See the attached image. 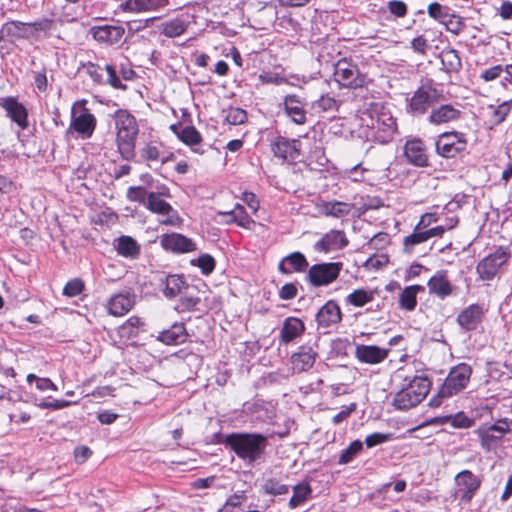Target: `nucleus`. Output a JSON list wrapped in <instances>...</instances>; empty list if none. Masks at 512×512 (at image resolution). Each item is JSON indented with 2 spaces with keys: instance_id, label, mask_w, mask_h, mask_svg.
Returning <instances> with one entry per match:
<instances>
[{
  "instance_id": "nucleus-1",
  "label": "nucleus",
  "mask_w": 512,
  "mask_h": 512,
  "mask_svg": "<svg viewBox=\"0 0 512 512\" xmlns=\"http://www.w3.org/2000/svg\"><path fill=\"white\" fill-rule=\"evenodd\" d=\"M221 443L250 467L264 460L269 444L268 437L257 432H233L225 435Z\"/></svg>"
},
{
  "instance_id": "nucleus-2",
  "label": "nucleus",
  "mask_w": 512,
  "mask_h": 512,
  "mask_svg": "<svg viewBox=\"0 0 512 512\" xmlns=\"http://www.w3.org/2000/svg\"><path fill=\"white\" fill-rule=\"evenodd\" d=\"M113 118L117 129V147L121 156L130 160L135 156L136 139L139 133L137 120L128 110L118 109Z\"/></svg>"
},
{
  "instance_id": "nucleus-3",
  "label": "nucleus",
  "mask_w": 512,
  "mask_h": 512,
  "mask_svg": "<svg viewBox=\"0 0 512 512\" xmlns=\"http://www.w3.org/2000/svg\"><path fill=\"white\" fill-rule=\"evenodd\" d=\"M442 100L444 96L436 83L432 79H426L408 99L406 111L413 117L423 116Z\"/></svg>"
},
{
  "instance_id": "nucleus-4",
  "label": "nucleus",
  "mask_w": 512,
  "mask_h": 512,
  "mask_svg": "<svg viewBox=\"0 0 512 512\" xmlns=\"http://www.w3.org/2000/svg\"><path fill=\"white\" fill-rule=\"evenodd\" d=\"M333 77L343 88H362L366 84V75L352 59L348 58H341L334 64Z\"/></svg>"
},
{
  "instance_id": "nucleus-5",
  "label": "nucleus",
  "mask_w": 512,
  "mask_h": 512,
  "mask_svg": "<svg viewBox=\"0 0 512 512\" xmlns=\"http://www.w3.org/2000/svg\"><path fill=\"white\" fill-rule=\"evenodd\" d=\"M512 430V419L501 418L494 424L482 425L475 433L480 439L482 449L487 452L495 450L503 440L505 434Z\"/></svg>"
},
{
  "instance_id": "nucleus-6",
  "label": "nucleus",
  "mask_w": 512,
  "mask_h": 512,
  "mask_svg": "<svg viewBox=\"0 0 512 512\" xmlns=\"http://www.w3.org/2000/svg\"><path fill=\"white\" fill-rule=\"evenodd\" d=\"M396 133V118L393 117L389 110L382 108L376 117L372 118L369 135L375 142L387 144L394 139Z\"/></svg>"
},
{
  "instance_id": "nucleus-7",
  "label": "nucleus",
  "mask_w": 512,
  "mask_h": 512,
  "mask_svg": "<svg viewBox=\"0 0 512 512\" xmlns=\"http://www.w3.org/2000/svg\"><path fill=\"white\" fill-rule=\"evenodd\" d=\"M342 267V262L314 264L308 268L305 280L314 288L328 286L339 277Z\"/></svg>"
},
{
  "instance_id": "nucleus-8",
  "label": "nucleus",
  "mask_w": 512,
  "mask_h": 512,
  "mask_svg": "<svg viewBox=\"0 0 512 512\" xmlns=\"http://www.w3.org/2000/svg\"><path fill=\"white\" fill-rule=\"evenodd\" d=\"M511 257V251L508 247L499 246L495 251L484 257L478 262L476 272L479 279L491 281L498 274L500 268L508 262Z\"/></svg>"
},
{
  "instance_id": "nucleus-9",
  "label": "nucleus",
  "mask_w": 512,
  "mask_h": 512,
  "mask_svg": "<svg viewBox=\"0 0 512 512\" xmlns=\"http://www.w3.org/2000/svg\"><path fill=\"white\" fill-rule=\"evenodd\" d=\"M472 375V367L467 363H459L451 368L445 381L439 388L440 396H454L464 390Z\"/></svg>"
},
{
  "instance_id": "nucleus-10",
  "label": "nucleus",
  "mask_w": 512,
  "mask_h": 512,
  "mask_svg": "<svg viewBox=\"0 0 512 512\" xmlns=\"http://www.w3.org/2000/svg\"><path fill=\"white\" fill-rule=\"evenodd\" d=\"M466 135L459 131L441 133L436 141L435 148L438 155L444 158H454L462 154L467 148Z\"/></svg>"
},
{
  "instance_id": "nucleus-11",
  "label": "nucleus",
  "mask_w": 512,
  "mask_h": 512,
  "mask_svg": "<svg viewBox=\"0 0 512 512\" xmlns=\"http://www.w3.org/2000/svg\"><path fill=\"white\" fill-rule=\"evenodd\" d=\"M301 141L289 139L284 136H275L270 141L271 151L276 158L289 164H296L301 161Z\"/></svg>"
},
{
  "instance_id": "nucleus-12",
  "label": "nucleus",
  "mask_w": 512,
  "mask_h": 512,
  "mask_svg": "<svg viewBox=\"0 0 512 512\" xmlns=\"http://www.w3.org/2000/svg\"><path fill=\"white\" fill-rule=\"evenodd\" d=\"M481 478L470 470H462L455 476V484L461 492L460 501L464 504L471 502L481 486Z\"/></svg>"
},
{
  "instance_id": "nucleus-13",
  "label": "nucleus",
  "mask_w": 512,
  "mask_h": 512,
  "mask_svg": "<svg viewBox=\"0 0 512 512\" xmlns=\"http://www.w3.org/2000/svg\"><path fill=\"white\" fill-rule=\"evenodd\" d=\"M318 357V344L313 342L298 347V350L291 356V364L294 372H304L313 367Z\"/></svg>"
},
{
  "instance_id": "nucleus-14",
  "label": "nucleus",
  "mask_w": 512,
  "mask_h": 512,
  "mask_svg": "<svg viewBox=\"0 0 512 512\" xmlns=\"http://www.w3.org/2000/svg\"><path fill=\"white\" fill-rule=\"evenodd\" d=\"M96 125V117L84 107L79 115H75L74 111H72L71 123L67 133H69L70 130H74L82 139H89L92 137Z\"/></svg>"
},
{
  "instance_id": "nucleus-15",
  "label": "nucleus",
  "mask_w": 512,
  "mask_h": 512,
  "mask_svg": "<svg viewBox=\"0 0 512 512\" xmlns=\"http://www.w3.org/2000/svg\"><path fill=\"white\" fill-rule=\"evenodd\" d=\"M136 303V294L131 288L112 295L107 303L108 313L113 316H123L127 314Z\"/></svg>"
},
{
  "instance_id": "nucleus-16",
  "label": "nucleus",
  "mask_w": 512,
  "mask_h": 512,
  "mask_svg": "<svg viewBox=\"0 0 512 512\" xmlns=\"http://www.w3.org/2000/svg\"><path fill=\"white\" fill-rule=\"evenodd\" d=\"M145 208L151 213L168 216L161 222L162 224L175 225L180 220L177 211L164 198L154 194L153 191L149 192Z\"/></svg>"
},
{
  "instance_id": "nucleus-17",
  "label": "nucleus",
  "mask_w": 512,
  "mask_h": 512,
  "mask_svg": "<svg viewBox=\"0 0 512 512\" xmlns=\"http://www.w3.org/2000/svg\"><path fill=\"white\" fill-rule=\"evenodd\" d=\"M0 106L6 111L7 117L16 123L22 130L28 128V110L16 97L7 96L1 98Z\"/></svg>"
},
{
  "instance_id": "nucleus-18",
  "label": "nucleus",
  "mask_w": 512,
  "mask_h": 512,
  "mask_svg": "<svg viewBox=\"0 0 512 512\" xmlns=\"http://www.w3.org/2000/svg\"><path fill=\"white\" fill-rule=\"evenodd\" d=\"M168 3V0H124L118 4L114 12L120 14L158 11L166 7Z\"/></svg>"
},
{
  "instance_id": "nucleus-19",
  "label": "nucleus",
  "mask_w": 512,
  "mask_h": 512,
  "mask_svg": "<svg viewBox=\"0 0 512 512\" xmlns=\"http://www.w3.org/2000/svg\"><path fill=\"white\" fill-rule=\"evenodd\" d=\"M349 245L345 232L342 230H330L321 239L316 241L313 248L316 252L329 253L331 251L344 249Z\"/></svg>"
},
{
  "instance_id": "nucleus-20",
  "label": "nucleus",
  "mask_w": 512,
  "mask_h": 512,
  "mask_svg": "<svg viewBox=\"0 0 512 512\" xmlns=\"http://www.w3.org/2000/svg\"><path fill=\"white\" fill-rule=\"evenodd\" d=\"M484 317V309L480 304L474 303L457 315L456 322L464 332H471L478 328Z\"/></svg>"
},
{
  "instance_id": "nucleus-21",
  "label": "nucleus",
  "mask_w": 512,
  "mask_h": 512,
  "mask_svg": "<svg viewBox=\"0 0 512 512\" xmlns=\"http://www.w3.org/2000/svg\"><path fill=\"white\" fill-rule=\"evenodd\" d=\"M283 108L286 116L297 125L307 121L305 102L296 94H288L283 98Z\"/></svg>"
},
{
  "instance_id": "nucleus-22",
  "label": "nucleus",
  "mask_w": 512,
  "mask_h": 512,
  "mask_svg": "<svg viewBox=\"0 0 512 512\" xmlns=\"http://www.w3.org/2000/svg\"><path fill=\"white\" fill-rule=\"evenodd\" d=\"M403 149L404 156L411 165L416 167H427L429 165L425 144L420 138L407 140Z\"/></svg>"
},
{
  "instance_id": "nucleus-23",
  "label": "nucleus",
  "mask_w": 512,
  "mask_h": 512,
  "mask_svg": "<svg viewBox=\"0 0 512 512\" xmlns=\"http://www.w3.org/2000/svg\"><path fill=\"white\" fill-rule=\"evenodd\" d=\"M160 244L166 251L174 253H188L196 250L192 239L180 233L163 234L160 237Z\"/></svg>"
},
{
  "instance_id": "nucleus-24",
  "label": "nucleus",
  "mask_w": 512,
  "mask_h": 512,
  "mask_svg": "<svg viewBox=\"0 0 512 512\" xmlns=\"http://www.w3.org/2000/svg\"><path fill=\"white\" fill-rule=\"evenodd\" d=\"M461 115L462 112L452 104H441L431 109L427 120L432 125H442L459 120Z\"/></svg>"
},
{
  "instance_id": "nucleus-25",
  "label": "nucleus",
  "mask_w": 512,
  "mask_h": 512,
  "mask_svg": "<svg viewBox=\"0 0 512 512\" xmlns=\"http://www.w3.org/2000/svg\"><path fill=\"white\" fill-rule=\"evenodd\" d=\"M342 319L341 309L337 302L327 301L316 313V322L319 328H329Z\"/></svg>"
},
{
  "instance_id": "nucleus-26",
  "label": "nucleus",
  "mask_w": 512,
  "mask_h": 512,
  "mask_svg": "<svg viewBox=\"0 0 512 512\" xmlns=\"http://www.w3.org/2000/svg\"><path fill=\"white\" fill-rule=\"evenodd\" d=\"M429 293L436 295L440 299H445L450 296L454 291V286L448 279V272L446 270H438L427 283Z\"/></svg>"
},
{
  "instance_id": "nucleus-27",
  "label": "nucleus",
  "mask_w": 512,
  "mask_h": 512,
  "mask_svg": "<svg viewBox=\"0 0 512 512\" xmlns=\"http://www.w3.org/2000/svg\"><path fill=\"white\" fill-rule=\"evenodd\" d=\"M309 263L305 255L301 252H292L282 258L278 264V271L281 274H291L293 272L301 273L308 269Z\"/></svg>"
},
{
  "instance_id": "nucleus-28",
  "label": "nucleus",
  "mask_w": 512,
  "mask_h": 512,
  "mask_svg": "<svg viewBox=\"0 0 512 512\" xmlns=\"http://www.w3.org/2000/svg\"><path fill=\"white\" fill-rule=\"evenodd\" d=\"M124 32L123 27L113 25L94 26L91 29L93 38L97 42L107 45L117 44L122 39Z\"/></svg>"
},
{
  "instance_id": "nucleus-29",
  "label": "nucleus",
  "mask_w": 512,
  "mask_h": 512,
  "mask_svg": "<svg viewBox=\"0 0 512 512\" xmlns=\"http://www.w3.org/2000/svg\"><path fill=\"white\" fill-rule=\"evenodd\" d=\"M163 295L168 299H173L183 293L184 290H196L195 286H190L186 283L181 275L170 274L167 275L162 281Z\"/></svg>"
},
{
  "instance_id": "nucleus-30",
  "label": "nucleus",
  "mask_w": 512,
  "mask_h": 512,
  "mask_svg": "<svg viewBox=\"0 0 512 512\" xmlns=\"http://www.w3.org/2000/svg\"><path fill=\"white\" fill-rule=\"evenodd\" d=\"M188 332L182 322L173 323L168 329L159 332L156 339L165 345H180L186 342Z\"/></svg>"
},
{
  "instance_id": "nucleus-31",
  "label": "nucleus",
  "mask_w": 512,
  "mask_h": 512,
  "mask_svg": "<svg viewBox=\"0 0 512 512\" xmlns=\"http://www.w3.org/2000/svg\"><path fill=\"white\" fill-rule=\"evenodd\" d=\"M305 331L304 323L296 317H288L284 320L280 330V341L288 344L300 337Z\"/></svg>"
},
{
  "instance_id": "nucleus-32",
  "label": "nucleus",
  "mask_w": 512,
  "mask_h": 512,
  "mask_svg": "<svg viewBox=\"0 0 512 512\" xmlns=\"http://www.w3.org/2000/svg\"><path fill=\"white\" fill-rule=\"evenodd\" d=\"M355 354L360 362L368 364L380 363L387 357V351L375 345H358Z\"/></svg>"
},
{
  "instance_id": "nucleus-33",
  "label": "nucleus",
  "mask_w": 512,
  "mask_h": 512,
  "mask_svg": "<svg viewBox=\"0 0 512 512\" xmlns=\"http://www.w3.org/2000/svg\"><path fill=\"white\" fill-rule=\"evenodd\" d=\"M353 208V204L334 200L323 202L319 207V211L326 217L340 219L350 215Z\"/></svg>"
},
{
  "instance_id": "nucleus-34",
  "label": "nucleus",
  "mask_w": 512,
  "mask_h": 512,
  "mask_svg": "<svg viewBox=\"0 0 512 512\" xmlns=\"http://www.w3.org/2000/svg\"><path fill=\"white\" fill-rule=\"evenodd\" d=\"M113 245L122 257L136 259L140 254V245L131 236L122 235L114 240Z\"/></svg>"
},
{
  "instance_id": "nucleus-35",
  "label": "nucleus",
  "mask_w": 512,
  "mask_h": 512,
  "mask_svg": "<svg viewBox=\"0 0 512 512\" xmlns=\"http://www.w3.org/2000/svg\"><path fill=\"white\" fill-rule=\"evenodd\" d=\"M0 33L2 37L28 38L31 35V24L15 20L7 21L2 24Z\"/></svg>"
},
{
  "instance_id": "nucleus-36",
  "label": "nucleus",
  "mask_w": 512,
  "mask_h": 512,
  "mask_svg": "<svg viewBox=\"0 0 512 512\" xmlns=\"http://www.w3.org/2000/svg\"><path fill=\"white\" fill-rule=\"evenodd\" d=\"M426 218H434V214L426 213L422 215L420 221L415 226L413 233L404 237L403 245L405 252L411 253L415 245L426 242L428 240L425 230L422 229V224L425 223Z\"/></svg>"
},
{
  "instance_id": "nucleus-37",
  "label": "nucleus",
  "mask_w": 512,
  "mask_h": 512,
  "mask_svg": "<svg viewBox=\"0 0 512 512\" xmlns=\"http://www.w3.org/2000/svg\"><path fill=\"white\" fill-rule=\"evenodd\" d=\"M421 401L415 395L414 390H411L405 385L399 392H397L393 399V405L398 410H409L417 406Z\"/></svg>"
},
{
  "instance_id": "nucleus-38",
  "label": "nucleus",
  "mask_w": 512,
  "mask_h": 512,
  "mask_svg": "<svg viewBox=\"0 0 512 512\" xmlns=\"http://www.w3.org/2000/svg\"><path fill=\"white\" fill-rule=\"evenodd\" d=\"M421 285H411L405 287L399 296V308L406 311H413L417 306V294L423 292Z\"/></svg>"
},
{
  "instance_id": "nucleus-39",
  "label": "nucleus",
  "mask_w": 512,
  "mask_h": 512,
  "mask_svg": "<svg viewBox=\"0 0 512 512\" xmlns=\"http://www.w3.org/2000/svg\"><path fill=\"white\" fill-rule=\"evenodd\" d=\"M443 70L447 73H458L462 69V61L457 50L444 49L440 55Z\"/></svg>"
},
{
  "instance_id": "nucleus-40",
  "label": "nucleus",
  "mask_w": 512,
  "mask_h": 512,
  "mask_svg": "<svg viewBox=\"0 0 512 512\" xmlns=\"http://www.w3.org/2000/svg\"><path fill=\"white\" fill-rule=\"evenodd\" d=\"M179 140L185 145L190 146L193 152L200 154L204 153L203 150L194 147L201 144L203 141L200 132L194 126H186L179 131Z\"/></svg>"
},
{
  "instance_id": "nucleus-41",
  "label": "nucleus",
  "mask_w": 512,
  "mask_h": 512,
  "mask_svg": "<svg viewBox=\"0 0 512 512\" xmlns=\"http://www.w3.org/2000/svg\"><path fill=\"white\" fill-rule=\"evenodd\" d=\"M312 488L308 482L298 483L293 487V495L289 500V508L295 509L304 504L311 496Z\"/></svg>"
},
{
  "instance_id": "nucleus-42",
  "label": "nucleus",
  "mask_w": 512,
  "mask_h": 512,
  "mask_svg": "<svg viewBox=\"0 0 512 512\" xmlns=\"http://www.w3.org/2000/svg\"><path fill=\"white\" fill-rule=\"evenodd\" d=\"M411 390H414L415 395L422 402L428 395L431 388V381L427 376L415 375L408 380L406 384Z\"/></svg>"
},
{
  "instance_id": "nucleus-43",
  "label": "nucleus",
  "mask_w": 512,
  "mask_h": 512,
  "mask_svg": "<svg viewBox=\"0 0 512 512\" xmlns=\"http://www.w3.org/2000/svg\"><path fill=\"white\" fill-rule=\"evenodd\" d=\"M375 298V291L356 289L346 297V302L355 307H363L372 302Z\"/></svg>"
},
{
  "instance_id": "nucleus-44",
  "label": "nucleus",
  "mask_w": 512,
  "mask_h": 512,
  "mask_svg": "<svg viewBox=\"0 0 512 512\" xmlns=\"http://www.w3.org/2000/svg\"><path fill=\"white\" fill-rule=\"evenodd\" d=\"M187 29L185 21L180 18H175L162 23L161 34L168 38H175L182 35Z\"/></svg>"
},
{
  "instance_id": "nucleus-45",
  "label": "nucleus",
  "mask_w": 512,
  "mask_h": 512,
  "mask_svg": "<svg viewBox=\"0 0 512 512\" xmlns=\"http://www.w3.org/2000/svg\"><path fill=\"white\" fill-rule=\"evenodd\" d=\"M142 324L143 322L139 317L131 316L118 328V334L121 338L127 340L134 338L138 335V329Z\"/></svg>"
},
{
  "instance_id": "nucleus-46",
  "label": "nucleus",
  "mask_w": 512,
  "mask_h": 512,
  "mask_svg": "<svg viewBox=\"0 0 512 512\" xmlns=\"http://www.w3.org/2000/svg\"><path fill=\"white\" fill-rule=\"evenodd\" d=\"M83 70L86 75L90 77L93 84L95 85H105V79L103 77V68L94 62H82L79 67V71Z\"/></svg>"
},
{
  "instance_id": "nucleus-47",
  "label": "nucleus",
  "mask_w": 512,
  "mask_h": 512,
  "mask_svg": "<svg viewBox=\"0 0 512 512\" xmlns=\"http://www.w3.org/2000/svg\"><path fill=\"white\" fill-rule=\"evenodd\" d=\"M363 450V443L360 440H354L344 449L338 459L339 465H346L352 462L355 457Z\"/></svg>"
},
{
  "instance_id": "nucleus-48",
  "label": "nucleus",
  "mask_w": 512,
  "mask_h": 512,
  "mask_svg": "<svg viewBox=\"0 0 512 512\" xmlns=\"http://www.w3.org/2000/svg\"><path fill=\"white\" fill-rule=\"evenodd\" d=\"M262 491L271 496L284 495L289 492V486L281 483L276 478H269L262 484Z\"/></svg>"
},
{
  "instance_id": "nucleus-49",
  "label": "nucleus",
  "mask_w": 512,
  "mask_h": 512,
  "mask_svg": "<svg viewBox=\"0 0 512 512\" xmlns=\"http://www.w3.org/2000/svg\"><path fill=\"white\" fill-rule=\"evenodd\" d=\"M512 107V99L508 101L502 102L498 106H490L489 109H491V123L493 125H499L501 124L507 117V115L510 113Z\"/></svg>"
},
{
  "instance_id": "nucleus-50",
  "label": "nucleus",
  "mask_w": 512,
  "mask_h": 512,
  "mask_svg": "<svg viewBox=\"0 0 512 512\" xmlns=\"http://www.w3.org/2000/svg\"><path fill=\"white\" fill-rule=\"evenodd\" d=\"M196 290H184L181 293L179 307L181 311H195L200 303V298L195 294Z\"/></svg>"
},
{
  "instance_id": "nucleus-51",
  "label": "nucleus",
  "mask_w": 512,
  "mask_h": 512,
  "mask_svg": "<svg viewBox=\"0 0 512 512\" xmlns=\"http://www.w3.org/2000/svg\"><path fill=\"white\" fill-rule=\"evenodd\" d=\"M428 15L440 23L446 22L447 18L452 14L448 6L442 5L438 2H433L428 5Z\"/></svg>"
},
{
  "instance_id": "nucleus-52",
  "label": "nucleus",
  "mask_w": 512,
  "mask_h": 512,
  "mask_svg": "<svg viewBox=\"0 0 512 512\" xmlns=\"http://www.w3.org/2000/svg\"><path fill=\"white\" fill-rule=\"evenodd\" d=\"M192 266L200 268L203 275H210L216 266L215 259L209 254H202L198 258L190 261Z\"/></svg>"
},
{
  "instance_id": "nucleus-53",
  "label": "nucleus",
  "mask_w": 512,
  "mask_h": 512,
  "mask_svg": "<svg viewBox=\"0 0 512 512\" xmlns=\"http://www.w3.org/2000/svg\"><path fill=\"white\" fill-rule=\"evenodd\" d=\"M225 112V122L230 125L243 124L247 119V112L239 107H230Z\"/></svg>"
},
{
  "instance_id": "nucleus-54",
  "label": "nucleus",
  "mask_w": 512,
  "mask_h": 512,
  "mask_svg": "<svg viewBox=\"0 0 512 512\" xmlns=\"http://www.w3.org/2000/svg\"><path fill=\"white\" fill-rule=\"evenodd\" d=\"M107 73V79H105V84L110 85L114 89L126 90L127 85L123 84L119 77V71H117L116 67L112 64H106L104 67Z\"/></svg>"
},
{
  "instance_id": "nucleus-55",
  "label": "nucleus",
  "mask_w": 512,
  "mask_h": 512,
  "mask_svg": "<svg viewBox=\"0 0 512 512\" xmlns=\"http://www.w3.org/2000/svg\"><path fill=\"white\" fill-rule=\"evenodd\" d=\"M231 212L234 215L233 219L235 221V224H237L240 227L249 229L250 226L255 223L254 220L247 214L245 208L240 204H237L235 208L231 210Z\"/></svg>"
},
{
  "instance_id": "nucleus-56",
  "label": "nucleus",
  "mask_w": 512,
  "mask_h": 512,
  "mask_svg": "<svg viewBox=\"0 0 512 512\" xmlns=\"http://www.w3.org/2000/svg\"><path fill=\"white\" fill-rule=\"evenodd\" d=\"M443 24L447 31L455 35H459L466 27L464 19L455 13H452Z\"/></svg>"
},
{
  "instance_id": "nucleus-57",
  "label": "nucleus",
  "mask_w": 512,
  "mask_h": 512,
  "mask_svg": "<svg viewBox=\"0 0 512 512\" xmlns=\"http://www.w3.org/2000/svg\"><path fill=\"white\" fill-rule=\"evenodd\" d=\"M340 101L329 94L322 95L316 102L315 106L324 112L337 111Z\"/></svg>"
},
{
  "instance_id": "nucleus-58",
  "label": "nucleus",
  "mask_w": 512,
  "mask_h": 512,
  "mask_svg": "<svg viewBox=\"0 0 512 512\" xmlns=\"http://www.w3.org/2000/svg\"><path fill=\"white\" fill-rule=\"evenodd\" d=\"M150 191H147L146 188L142 186L137 187H129L127 191V198L130 201L138 202L145 207V203H147L148 195Z\"/></svg>"
},
{
  "instance_id": "nucleus-59",
  "label": "nucleus",
  "mask_w": 512,
  "mask_h": 512,
  "mask_svg": "<svg viewBox=\"0 0 512 512\" xmlns=\"http://www.w3.org/2000/svg\"><path fill=\"white\" fill-rule=\"evenodd\" d=\"M350 341L347 338H337L331 341L330 354L335 357L347 356Z\"/></svg>"
},
{
  "instance_id": "nucleus-60",
  "label": "nucleus",
  "mask_w": 512,
  "mask_h": 512,
  "mask_svg": "<svg viewBox=\"0 0 512 512\" xmlns=\"http://www.w3.org/2000/svg\"><path fill=\"white\" fill-rule=\"evenodd\" d=\"M85 288L84 282L80 278H74L66 283L63 288V295L75 297L80 295Z\"/></svg>"
},
{
  "instance_id": "nucleus-61",
  "label": "nucleus",
  "mask_w": 512,
  "mask_h": 512,
  "mask_svg": "<svg viewBox=\"0 0 512 512\" xmlns=\"http://www.w3.org/2000/svg\"><path fill=\"white\" fill-rule=\"evenodd\" d=\"M35 381L36 388L39 391H47V390H53L57 391V386L53 383V381L50 378H41L36 376L35 374H28L27 376V382L32 383Z\"/></svg>"
},
{
  "instance_id": "nucleus-62",
  "label": "nucleus",
  "mask_w": 512,
  "mask_h": 512,
  "mask_svg": "<svg viewBox=\"0 0 512 512\" xmlns=\"http://www.w3.org/2000/svg\"><path fill=\"white\" fill-rule=\"evenodd\" d=\"M390 440H392L391 433L375 432V433H372V434L366 436L365 445L367 446V448H373L377 445L386 443Z\"/></svg>"
},
{
  "instance_id": "nucleus-63",
  "label": "nucleus",
  "mask_w": 512,
  "mask_h": 512,
  "mask_svg": "<svg viewBox=\"0 0 512 512\" xmlns=\"http://www.w3.org/2000/svg\"><path fill=\"white\" fill-rule=\"evenodd\" d=\"M448 419L454 428H470L474 425V420L466 416L464 412L450 415Z\"/></svg>"
},
{
  "instance_id": "nucleus-64",
  "label": "nucleus",
  "mask_w": 512,
  "mask_h": 512,
  "mask_svg": "<svg viewBox=\"0 0 512 512\" xmlns=\"http://www.w3.org/2000/svg\"><path fill=\"white\" fill-rule=\"evenodd\" d=\"M259 80L262 84H276L281 85L286 83L287 80L285 77L281 76L278 73L274 72H263L259 75Z\"/></svg>"
}]
</instances>
